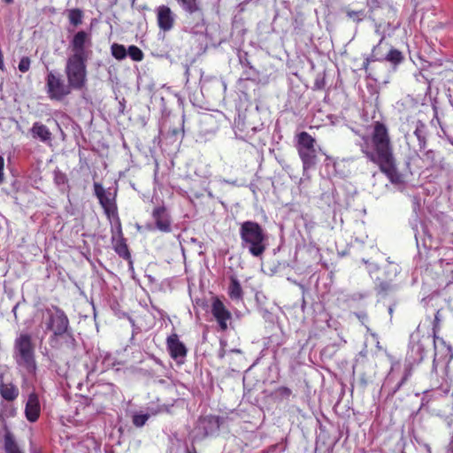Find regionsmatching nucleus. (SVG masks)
<instances>
[{
	"mask_svg": "<svg viewBox=\"0 0 453 453\" xmlns=\"http://www.w3.org/2000/svg\"><path fill=\"white\" fill-rule=\"evenodd\" d=\"M45 88L49 98L56 101H62L73 89L70 83L65 82L61 74L52 71L49 72L46 76Z\"/></svg>",
	"mask_w": 453,
	"mask_h": 453,
	"instance_id": "obj_9",
	"label": "nucleus"
},
{
	"mask_svg": "<svg viewBox=\"0 0 453 453\" xmlns=\"http://www.w3.org/2000/svg\"><path fill=\"white\" fill-rule=\"evenodd\" d=\"M228 296L232 300H242L243 297V291L239 280L234 277H230V283L228 286Z\"/></svg>",
	"mask_w": 453,
	"mask_h": 453,
	"instance_id": "obj_25",
	"label": "nucleus"
},
{
	"mask_svg": "<svg viewBox=\"0 0 453 453\" xmlns=\"http://www.w3.org/2000/svg\"><path fill=\"white\" fill-rule=\"evenodd\" d=\"M44 314L47 317L45 321L47 331L52 332L55 337L68 334L69 319L62 309L53 305L50 308H46Z\"/></svg>",
	"mask_w": 453,
	"mask_h": 453,
	"instance_id": "obj_6",
	"label": "nucleus"
},
{
	"mask_svg": "<svg viewBox=\"0 0 453 453\" xmlns=\"http://www.w3.org/2000/svg\"><path fill=\"white\" fill-rule=\"evenodd\" d=\"M152 218L156 227L163 233H169L172 230L171 216L165 206H157L152 211Z\"/></svg>",
	"mask_w": 453,
	"mask_h": 453,
	"instance_id": "obj_15",
	"label": "nucleus"
},
{
	"mask_svg": "<svg viewBox=\"0 0 453 453\" xmlns=\"http://www.w3.org/2000/svg\"><path fill=\"white\" fill-rule=\"evenodd\" d=\"M315 143V139L307 132H301L296 135V149L304 172L314 168L317 164Z\"/></svg>",
	"mask_w": 453,
	"mask_h": 453,
	"instance_id": "obj_5",
	"label": "nucleus"
},
{
	"mask_svg": "<svg viewBox=\"0 0 453 453\" xmlns=\"http://www.w3.org/2000/svg\"><path fill=\"white\" fill-rule=\"evenodd\" d=\"M31 135L34 139L50 145L52 142V133L44 124L35 122L30 129Z\"/></svg>",
	"mask_w": 453,
	"mask_h": 453,
	"instance_id": "obj_20",
	"label": "nucleus"
},
{
	"mask_svg": "<svg viewBox=\"0 0 453 453\" xmlns=\"http://www.w3.org/2000/svg\"><path fill=\"white\" fill-rule=\"evenodd\" d=\"M417 157L424 163V167L429 168L434 166L438 162V154L433 150H427L421 155L415 153Z\"/></svg>",
	"mask_w": 453,
	"mask_h": 453,
	"instance_id": "obj_26",
	"label": "nucleus"
},
{
	"mask_svg": "<svg viewBox=\"0 0 453 453\" xmlns=\"http://www.w3.org/2000/svg\"><path fill=\"white\" fill-rule=\"evenodd\" d=\"M408 376H409V373H408V372H406V373H405V375H404V377H403V378L402 379V380L399 382V384H398V386H397L396 390H397V389H398V388H400V387L404 383V381L407 380Z\"/></svg>",
	"mask_w": 453,
	"mask_h": 453,
	"instance_id": "obj_41",
	"label": "nucleus"
},
{
	"mask_svg": "<svg viewBox=\"0 0 453 453\" xmlns=\"http://www.w3.org/2000/svg\"><path fill=\"white\" fill-rule=\"evenodd\" d=\"M409 160L410 163L412 162L413 164H416L417 158H415L414 157H410Z\"/></svg>",
	"mask_w": 453,
	"mask_h": 453,
	"instance_id": "obj_45",
	"label": "nucleus"
},
{
	"mask_svg": "<svg viewBox=\"0 0 453 453\" xmlns=\"http://www.w3.org/2000/svg\"><path fill=\"white\" fill-rule=\"evenodd\" d=\"M93 187L94 194L98 199L107 219L114 220L117 224L121 223L116 201L117 192L111 193L106 191L99 182H94Z\"/></svg>",
	"mask_w": 453,
	"mask_h": 453,
	"instance_id": "obj_7",
	"label": "nucleus"
},
{
	"mask_svg": "<svg viewBox=\"0 0 453 453\" xmlns=\"http://www.w3.org/2000/svg\"><path fill=\"white\" fill-rule=\"evenodd\" d=\"M430 344L428 336L419 337L418 334L411 335L410 347L408 350V359L411 364L420 363L426 356V348Z\"/></svg>",
	"mask_w": 453,
	"mask_h": 453,
	"instance_id": "obj_10",
	"label": "nucleus"
},
{
	"mask_svg": "<svg viewBox=\"0 0 453 453\" xmlns=\"http://www.w3.org/2000/svg\"><path fill=\"white\" fill-rule=\"evenodd\" d=\"M0 70L5 71V65H4V55L2 52V50L0 49Z\"/></svg>",
	"mask_w": 453,
	"mask_h": 453,
	"instance_id": "obj_39",
	"label": "nucleus"
},
{
	"mask_svg": "<svg viewBox=\"0 0 453 453\" xmlns=\"http://www.w3.org/2000/svg\"><path fill=\"white\" fill-rule=\"evenodd\" d=\"M211 314L219 324V329L223 332L226 331L228 327L227 322L232 319V314L219 297L212 300Z\"/></svg>",
	"mask_w": 453,
	"mask_h": 453,
	"instance_id": "obj_12",
	"label": "nucleus"
},
{
	"mask_svg": "<svg viewBox=\"0 0 453 453\" xmlns=\"http://www.w3.org/2000/svg\"><path fill=\"white\" fill-rule=\"evenodd\" d=\"M31 60L28 57L21 58L18 68L21 73H27L30 69Z\"/></svg>",
	"mask_w": 453,
	"mask_h": 453,
	"instance_id": "obj_35",
	"label": "nucleus"
},
{
	"mask_svg": "<svg viewBox=\"0 0 453 453\" xmlns=\"http://www.w3.org/2000/svg\"><path fill=\"white\" fill-rule=\"evenodd\" d=\"M149 418V414H134L133 416L132 421L134 426L142 427L145 425Z\"/></svg>",
	"mask_w": 453,
	"mask_h": 453,
	"instance_id": "obj_31",
	"label": "nucleus"
},
{
	"mask_svg": "<svg viewBox=\"0 0 453 453\" xmlns=\"http://www.w3.org/2000/svg\"><path fill=\"white\" fill-rule=\"evenodd\" d=\"M180 9L188 14H195L202 12V6L199 0H175Z\"/></svg>",
	"mask_w": 453,
	"mask_h": 453,
	"instance_id": "obj_24",
	"label": "nucleus"
},
{
	"mask_svg": "<svg viewBox=\"0 0 453 453\" xmlns=\"http://www.w3.org/2000/svg\"><path fill=\"white\" fill-rule=\"evenodd\" d=\"M239 234L242 249L250 255L260 257L266 250L267 235L261 225L256 221L246 220L240 224Z\"/></svg>",
	"mask_w": 453,
	"mask_h": 453,
	"instance_id": "obj_2",
	"label": "nucleus"
},
{
	"mask_svg": "<svg viewBox=\"0 0 453 453\" xmlns=\"http://www.w3.org/2000/svg\"><path fill=\"white\" fill-rule=\"evenodd\" d=\"M2 412L4 416L12 418L17 414V408L11 403H5L2 405Z\"/></svg>",
	"mask_w": 453,
	"mask_h": 453,
	"instance_id": "obj_32",
	"label": "nucleus"
},
{
	"mask_svg": "<svg viewBox=\"0 0 453 453\" xmlns=\"http://www.w3.org/2000/svg\"><path fill=\"white\" fill-rule=\"evenodd\" d=\"M347 16L353 21L359 22L365 19V14L364 11H349Z\"/></svg>",
	"mask_w": 453,
	"mask_h": 453,
	"instance_id": "obj_34",
	"label": "nucleus"
},
{
	"mask_svg": "<svg viewBox=\"0 0 453 453\" xmlns=\"http://www.w3.org/2000/svg\"><path fill=\"white\" fill-rule=\"evenodd\" d=\"M434 367L438 364H449L453 357V351L450 345L447 344L443 338L434 335Z\"/></svg>",
	"mask_w": 453,
	"mask_h": 453,
	"instance_id": "obj_11",
	"label": "nucleus"
},
{
	"mask_svg": "<svg viewBox=\"0 0 453 453\" xmlns=\"http://www.w3.org/2000/svg\"><path fill=\"white\" fill-rule=\"evenodd\" d=\"M83 12L79 8H73L68 11L69 22L77 27L82 23Z\"/></svg>",
	"mask_w": 453,
	"mask_h": 453,
	"instance_id": "obj_27",
	"label": "nucleus"
},
{
	"mask_svg": "<svg viewBox=\"0 0 453 453\" xmlns=\"http://www.w3.org/2000/svg\"><path fill=\"white\" fill-rule=\"evenodd\" d=\"M90 38L87 32L81 30L78 31L73 37L70 47L73 54L71 56H77L79 58H88V52L86 51V44L89 42Z\"/></svg>",
	"mask_w": 453,
	"mask_h": 453,
	"instance_id": "obj_17",
	"label": "nucleus"
},
{
	"mask_svg": "<svg viewBox=\"0 0 453 453\" xmlns=\"http://www.w3.org/2000/svg\"><path fill=\"white\" fill-rule=\"evenodd\" d=\"M186 453H197L196 449L194 445H191L190 448H187Z\"/></svg>",
	"mask_w": 453,
	"mask_h": 453,
	"instance_id": "obj_40",
	"label": "nucleus"
},
{
	"mask_svg": "<svg viewBox=\"0 0 453 453\" xmlns=\"http://www.w3.org/2000/svg\"><path fill=\"white\" fill-rule=\"evenodd\" d=\"M41 414V404L39 396L36 393L32 392L28 395L27 401L25 406V416L29 422H35L38 420Z\"/></svg>",
	"mask_w": 453,
	"mask_h": 453,
	"instance_id": "obj_18",
	"label": "nucleus"
},
{
	"mask_svg": "<svg viewBox=\"0 0 453 453\" xmlns=\"http://www.w3.org/2000/svg\"><path fill=\"white\" fill-rule=\"evenodd\" d=\"M439 320H440L439 311H437V313L435 314V317H434V328L436 327L437 324L439 323Z\"/></svg>",
	"mask_w": 453,
	"mask_h": 453,
	"instance_id": "obj_43",
	"label": "nucleus"
},
{
	"mask_svg": "<svg viewBox=\"0 0 453 453\" xmlns=\"http://www.w3.org/2000/svg\"><path fill=\"white\" fill-rule=\"evenodd\" d=\"M157 22L160 30L170 31L174 25V13L171 8L165 4L159 5L156 9Z\"/></svg>",
	"mask_w": 453,
	"mask_h": 453,
	"instance_id": "obj_16",
	"label": "nucleus"
},
{
	"mask_svg": "<svg viewBox=\"0 0 453 453\" xmlns=\"http://www.w3.org/2000/svg\"><path fill=\"white\" fill-rule=\"evenodd\" d=\"M166 348L173 359H180V363H183L182 359L186 357L188 349L185 344L180 341L179 335L176 333H173L167 337Z\"/></svg>",
	"mask_w": 453,
	"mask_h": 453,
	"instance_id": "obj_14",
	"label": "nucleus"
},
{
	"mask_svg": "<svg viewBox=\"0 0 453 453\" xmlns=\"http://www.w3.org/2000/svg\"><path fill=\"white\" fill-rule=\"evenodd\" d=\"M427 136V127L421 120H415L410 124V129L404 134L407 145L417 151L422 152L426 149Z\"/></svg>",
	"mask_w": 453,
	"mask_h": 453,
	"instance_id": "obj_8",
	"label": "nucleus"
},
{
	"mask_svg": "<svg viewBox=\"0 0 453 453\" xmlns=\"http://www.w3.org/2000/svg\"><path fill=\"white\" fill-rule=\"evenodd\" d=\"M392 289V284L387 281H380L378 285H376V291L380 295H386Z\"/></svg>",
	"mask_w": 453,
	"mask_h": 453,
	"instance_id": "obj_33",
	"label": "nucleus"
},
{
	"mask_svg": "<svg viewBox=\"0 0 453 453\" xmlns=\"http://www.w3.org/2000/svg\"><path fill=\"white\" fill-rule=\"evenodd\" d=\"M4 453H24L11 431H6L4 435Z\"/></svg>",
	"mask_w": 453,
	"mask_h": 453,
	"instance_id": "obj_23",
	"label": "nucleus"
},
{
	"mask_svg": "<svg viewBox=\"0 0 453 453\" xmlns=\"http://www.w3.org/2000/svg\"><path fill=\"white\" fill-rule=\"evenodd\" d=\"M13 358L16 365L26 371L27 373L35 375L37 371L35 359V345L31 334L22 333L14 340Z\"/></svg>",
	"mask_w": 453,
	"mask_h": 453,
	"instance_id": "obj_3",
	"label": "nucleus"
},
{
	"mask_svg": "<svg viewBox=\"0 0 453 453\" xmlns=\"http://www.w3.org/2000/svg\"><path fill=\"white\" fill-rule=\"evenodd\" d=\"M4 159L2 156H0V184H2L4 180Z\"/></svg>",
	"mask_w": 453,
	"mask_h": 453,
	"instance_id": "obj_37",
	"label": "nucleus"
},
{
	"mask_svg": "<svg viewBox=\"0 0 453 453\" xmlns=\"http://www.w3.org/2000/svg\"><path fill=\"white\" fill-rule=\"evenodd\" d=\"M19 395V390L12 382L5 383L3 375L0 376V395L8 403L14 402Z\"/></svg>",
	"mask_w": 453,
	"mask_h": 453,
	"instance_id": "obj_21",
	"label": "nucleus"
},
{
	"mask_svg": "<svg viewBox=\"0 0 453 453\" xmlns=\"http://www.w3.org/2000/svg\"><path fill=\"white\" fill-rule=\"evenodd\" d=\"M86 58L70 56L65 65V74L70 86L75 90L82 89L87 82Z\"/></svg>",
	"mask_w": 453,
	"mask_h": 453,
	"instance_id": "obj_4",
	"label": "nucleus"
},
{
	"mask_svg": "<svg viewBox=\"0 0 453 453\" xmlns=\"http://www.w3.org/2000/svg\"><path fill=\"white\" fill-rule=\"evenodd\" d=\"M224 357H225V349H221L220 351L219 352V357L223 358Z\"/></svg>",
	"mask_w": 453,
	"mask_h": 453,
	"instance_id": "obj_44",
	"label": "nucleus"
},
{
	"mask_svg": "<svg viewBox=\"0 0 453 453\" xmlns=\"http://www.w3.org/2000/svg\"><path fill=\"white\" fill-rule=\"evenodd\" d=\"M390 272L394 274V275H396L397 273H399V266L394 263H390Z\"/></svg>",
	"mask_w": 453,
	"mask_h": 453,
	"instance_id": "obj_38",
	"label": "nucleus"
},
{
	"mask_svg": "<svg viewBox=\"0 0 453 453\" xmlns=\"http://www.w3.org/2000/svg\"><path fill=\"white\" fill-rule=\"evenodd\" d=\"M403 59V56L402 52L395 49H388V53L386 54L385 60L390 62L391 64L396 65L400 64Z\"/></svg>",
	"mask_w": 453,
	"mask_h": 453,
	"instance_id": "obj_28",
	"label": "nucleus"
},
{
	"mask_svg": "<svg viewBox=\"0 0 453 453\" xmlns=\"http://www.w3.org/2000/svg\"><path fill=\"white\" fill-rule=\"evenodd\" d=\"M127 54L132 60L139 62L144 58L142 50L135 45H131L127 49Z\"/></svg>",
	"mask_w": 453,
	"mask_h": 453,
	"instance_id": "obj_30",
	"label": "nucleus"
},
{
	"mask_svg": "<svg viewBox=\"0 0 453 453\" xmlns=\"http://www.w3.org/2000/svg\"><path fill=\"white\" fill-rule=\"evenodd\" d=\"M359 146L365 157L378 165L392 183L401 181L402 176L395 166L388 130L384 124L375 122L372 136H362Z\"/></svg>",
	"mask_w": 453,
	"mask_h": 453,
	"instance_id": "obj_1",
	"label": "nucleus"
},
{
	"mask_svg": "<svg viewBox=\"0 0 453 453\" xmlns=\"http://www.w3.org/2000/svg\"><path fill=\"white\" fill-rule=\"evenodd\" d=\"M384 38L381 37L379 43L372 48V53L364 61V69L368 70V65L371 62L385 61L386 54L388 51V46L383 42Z\"/></svg>",
	"mask_w": 453,
	"mask_h": 453,
	"instance_id": "obj_19",
	"label": "nucleus"
},
{
	"mask_svg": "<svg viewBox=\"0 0 453 453\" xmlns=\"http://www.w3.org/2000/svg\"><path fill=\"white\" fill-rule=\"evenodd\" d=\"M4 2H5L6 4H12V3L13 2V0H4Z\"/></svg>",
	"mask_w": 453,
	"mask_h": 453,
	"instance_id": "obj_47",
	"label": "nucleus"
},
{
	"mask_svg": "<svg viewBox=\"0 0 453 453\" xmlns=\"http://www.w3.org/2000/svg\"><path fill=\"white\" fill-rule=\"evenodd\" d=\"M412 229L414 231V235L418 246H419L421 242L424 248L426 249L433 248V242L431 240V236L427 234L426 228L423 224H420V229H418L417 225L413 226Z\"/></svg>",
	"mask_w": 453,
	"mask_h": 453,
	"instance_id": "obj_22",
	"label": "nucleus"
},
{
	"mask_svg": "<svg viewBox=\"0 0 453 453\" xmlns=\"http://www.w3.org/2000/svg\"><path fill=\"white\" fill-rule=\"evenodd\" d=\"M284 392H285V396L288 395L290 394V390L287 388H285Z\"/></svg>",
	"mask_w": 453,
	"mask_h": 453,
	"instance_id": "obj_46",
	"label": "nucleus"
},
{
	"mask_svg": "<svg viewBox=\"0 0 453 453\" xmlns=\"http://www.w3.org/2000/svg\"><path fill=\"white\" fill-rule=\"evenodd\" d=\"M31 453H42V449L37 447L32 448Z\"/></svg>",
	"mask_w": 453,
	"mask_h": 453,
	"instance_id": "obj_42",
	"label": "nucleus"
},
{
	"mask_svg": "<svg viewBox=\"0 0 453 453\" xmlns=\"http://www.w3.org/2000/svg\"><path fill=\"white\" fill-rule=\"evenodd\" d=\"M450 447L453 448V441L450 443Z\"/></svg>",
	"mask_w": 453,
	"mask_h": 453,
	"instance_id": "obj_48",
	"label": "nucleus"
},
{
	"mask_svg": "<svg viewBox=\"0 0 453 453\" xmlns=\"http://www.w3.org/2000/svg\"><path fill=\"white\" fill-rule=\"evenodd\" d=\"M117 236H112L111 242L114 251L119 257L127 260L130 265H133L131 253L127 243V239L124 237L122 232L121 223L117 224Z\"/></svg>",
	"mask_w": 453,
	"mask_h": 453,
	"instance_id": "obj_13",
	"label": "nucleus"
},
{
	"mask_svg": "<svg viewBox=\"0 0 453 453\" xmlns=\"http://www.w3.org/2000/svg\"><path fill=\"white\" fill-rule=\"evenodd\" d=\"M362 262L368 265V271L370 273L379 270V266L376 264L370 263L368 260L363 258Z\"/></svg>",
	"mask_w": 453,
	"mask_h": 453,
	"instance_id": "obj_36",
	"label": "nucleus"
},
{
	"mask_svg": "<svg viewBox=\"0 0 453 453\" xmlns=\"http://www.w3.org/2000/svg\"><path fill=\"white\" fill-rule=\"evenodd\" d=\"M111 55L118 60L124 59L127 55V50L125 46L116 42L111 46Z\"/></svg>",
	"mask_w": 453,
	"mask_h": 453,
	"instance_id": "obj_29",
	"label": "nucleus"
}]
</instances>
